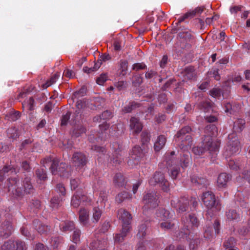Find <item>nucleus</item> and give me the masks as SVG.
<instances>
[{
	"label": "nucleus",
	"instance_id": "obj_13",
	"mask_svg": "<svg viewBox=\"0 0 250 250\" xmlns=\"http://www.w3.org/2000/svg\"><path fill=\"white\" fill-rule=\"evenodd\" d=\"M8 191L15 197H19L22 193L21 185L16 177L9 178L7 183Z\"/></svg>",
	"mask_w": 250,
	"mask_h": 250
},
{
	"label": "nucleus",
	"instance_id": "obj_64",
	"mask_svg": "<svg viewBox=\"0 0 250 250\" xmlns=\"http://www.w3.org/2000/svg\"><path fill=\"white\" fill-rule=\"evenodd\" d=\"M178 36L181 38L185 40L187 42L191 38V35L190 33L188 32H180L178 34Z\"/></svg>",
	"mask_w": 250,
	"mask_h": 250
},
{
	"label": "nucleus",
	"instance_id": "obj_21",
	"mask_svg": "<svg viewBox=\"0 0 250 250\" xmlns=\"http://www.w3.org/2000/svg\"><path fill=\"white\" fill-rule=\"evenodd\" d=\"M130 128L133 134L139 133L143 128V125L139 120L136 117H132L130 120Z\"/></svg>",
	"mask_w": 250,
	"mask_h": 250
},
{
	"label": "nucleus",
	"instance_id": "obj_58",
	"mask_svg": "<svg viewBox=\"0 0 250 250\" xmlns=\"http://www.w3.org/2000/svg\"><path fill=\"white\" fill-rule=\"evenodd\" d=\"M222 90L218 88H214L210 91V95L214 98H218L221 96Z\"/></svg>",
	"mask_w": 250,
	"mask_h": 250
},
{
	"label": "nucleus",
	"instance_id": "obj_36",
	"mask_svg": "<svg viewBox=\"0 0 250 250\" xmlns=\"http://www.w3.org/2000/svg\"><path fill=\"white\" fill-rule=\"evenodd\" d=\"M174 155L175 152L174 151H171L170 153L166 154L165 161L167 167H172L175 164V160L174 158Z\"/></svg>",
	"mask_w": 250,
	"mask_h": 250
},
{
	"label": "nucleus",
	"instance_id": "obj_59",
	"mask_svg": "<svg viewBox=\"0 0 250 250\" xmlns=\"http://www.w3.org/2000/svg\"><path fill=\"white\" fill-rule=\"evenodd\" d=\"M21 234L28 239H34V237L32 236L28 231V228L26 227L23 226L21 228Z\"/></svg>",
	"mask_w": 250,
	"mask_h": 250
},
{
	"label": "nucleus",
	"instance_id": "obj_20",
	"mask_svg": "<svg viewBox=\"0 0 250 250\" xmlns=\"http://www.w3.org/2000/svg\"><path fill=\"white\" fill-rule=\"evenodd\" d=\"M18 171L13 166L11 165H6L0 169V181L3 180L6 176L16 174Z\"/></svg>",
	"mask_w": 250,
	"mask_h": 250
},
{
	"label": "nucleus",
	"instance_id": "obj_4",
	"mask_svg": "<svg viewBox=\"0 0 250 250\" xmlns=\"http://www.w3.org/2000/svg\"><path fill=\"white\" fill-rule=\"evenodd\" d=\"M43 167H46L45 165L47 163H51L50 169L53 175L58 174L61 177L68 178L70 173L69 172L68 166L65 163H61L59 165V160L57 158L52 159L51 157H47L42 161Z\"/></svg>",
	"mask_w": 250,
	"mask_h": 250
},
{
	"label": "nucleus",
	"instance_id": "obj_30",
	"mask_svg": "<svg viewBox=\"0 0 250 250\" xmlns=\"http://www.w3.org/2000/svg\"><path fill=\"white\" fill-rule=\"evenodd\" d=\"M245 125V121L242 119H238L233 124V129L235 132H241L244 128Z\"/></svg>",
	"mask_w": 250,
	"mask_h": 250
},
{
	"label": "nucleus",
	"instance_id": "obj_62",
	"mask_svg": "<svg viewBox=\"0 0 250 250\" xmlns=\"http://www.w3.org/2000/svg\"><path fill=\"white\" fill-rule=\"evenodd\" d=\"M80 183V180L78 178L72 179L70 180V187L72 190L78 188Z\"/></svg>",
	"mask_w": 250,
	"mask_h": 250
},
{
	"label": "nucleus",
	"instance_id": "obj_6",
	"mask_svg": "<svg viewBox=\"0 0 250 250\" xmlns=\"http://www.w3.org/2000/svg\"><path fill=\"white\" fill-rule=\"evenodd\" d=\"M190 131V127L186 126L178 131L174 136L175 141L181 150H188L192 145V138L189 134Z\"/></svg>",
	"mask_w": 250,
	"mask_h": 250
},
{
	"label": "nucleus",
	"instance_id": "obj_57",
	"mask_svg": "<svg viewBox=\"0 0 250 250\" xmlns=\"http://www.w3.org/2000/svg\"><path fill=\"white\" fill-rule=\"evenodd\" d=\"M193 13L191 12V11H189L185 14L183 16L181 17L178 19V21L177 23H181V22L184 21L186 19L188 18H191L193 17Z\"/></svg>",
	"mask_w": 250,
	"mask_h": 250
},
{
	"label": "nucleus",
	"instance_id": "obj_2",
	"mask_svg": "<svg viewBox=\"0 0 250 250\" xmlns=\"http://www.w3.org/2000/svg\"><path fill=\"white\" fill-rule=\"evenodd\" d=\"M171 206L179 213L193 211L198 205V200L195 197L183 196L180 198H175L171 201Z\"/></svg>",
	"mask_w": 250,
	"mask_h": 250
},
{
	"label": "nucleus",
	"instance_id": "obj_9",
	"mask_svg": "<svg viewBox=\"0 0 250 250\" xmlns=\"http://www.w3.org/2000/svg\"><path fill=\"white\" fill-rule=\"evenodd\" d=\"M148 151V148L147 146H143V145L142 147L138 146H135L132 149L131 154V158L132 160H134V162H133L131 159H130L127 162L128 165L132 167L133 166V163L134 165H137L140 160L146 156Z\"/></svg>",
	"mask_w": 250,
	"mask_h": 250
},
{
	"label": "nucleus",
	"instance_id": "obj_35",
	"mask_svg": "<svg viewBox=\"0 0 250 250\" xmlns=\"http://www.w3.org/2000/svg\"><path fill=\"white\" fill-rule=\"evenodd\" d=\"M7 135L9 138L15 140L19 136V130L15 127H9L7 130Z\"/></svg>",
	"mask_w": 250,
	"mask_h": 250
},
{
	"label": "nucleus",
	"instance_id": "obj_22",
	"mask_svg": "<svg viewBox=\"0 0 250 250\" xmlns=\"http://www.w3.org/2000/svg\"><path fill=\"white\" fill-rule=\"evenodd\" d=\"M183 152L180 153V165L183 168L187 167L191 162V156L188 150H182Z\"/></svg>",
	"mask_w": 250,
	"mask_h": 250
},
{
	"label": "nucleus",
	"instance_id": "obj_24",
	"mask_svg": "<svg viewBox=\"0 0 250 250\" xmlns=\"http://www.w3.org/2000/svg\"><path fill=\"white\" fill-rule=\"evenodd\" d=\"M167 139L164 135L159 136L154 144V149L155 151H159L165 146Z\"/></svg>",
	"mask_w": 250,
	"mask_h": 250
},
{
	"label": "nucleus",
	"instance_id": "obj_41",
	"mask_svg": "<svg viewBox=\"0 0 250 250\" xmlns=\"http://www.w3.org/2000/svg\"><path fill=\"white\" fill-rule=\"evenodd\" d=\"M62 242V237H52L51 238L50 245L54 249H58Z\"/></svg>",
	"mask_w": 250,
	"mask_h": 250
},
{
	"label": "nucleus",
	"instance_id": "obj_14",
	"mask_svg": "<svg viewBox=\"0 0 250 250\" xmlns=\"http://www.w3.org/2000/svg\"><path fill=\"white\" fill-rule=\"evenodd\" d=\"M87 161V158L82 152H75L72 157V165L76 168V170L79 171L83 170Z\"/></svg>",
	"mask_w": 250,
	"mask_h": 250
},
{
	"label": "nucleus",
	"instance_id": "obj_37",
	"mask_svg": "<svg viewBox=\"0 0 250 250\" xmlns=\"http://www.w3.org/2000/svg\"><path fill=\"white\" fill-rule=\"evenodd\" d=\"M146 225L143 223L138 227V232L137 237L139 239H143L147 233Z\"/></svg>",
	"mask_w": 250,
	"mask_h": 250
},
{
	"label": "nucleus",
	"instance_id": "obj_34",
	"mask_svg": "<svg viewBox=\"0 0 250 250\" xmlns=\"http://www.w3.org/2000/svg\"><path fill=\"white\" fill-rule=\"evenodd\" d=\"M122 153L123 152L120 149H117L114 152L111 161L115 166L120 164L122 162L121 156Z\"/></svg>",
	"mask_w": 250,
	"mask_h": 250
},
{
	"label": "nucleus",
	"instance_id": "obj_40",
	"mask_svg": "<svg viewBox=\"0 0 250 250\" xmlns=\"http://www.w3.org/2000/svg\"><path fill=\"white\" fill-rule=\"evenodd\" d=\"M34 224H39V226L37 227V231L41 234H44L47 233L50 230V229L48 226L43 225L42 224L39 222V221L36 220L34 222Z\"/></svg>",
	"mask_w": 250,
	"mask_h": 250
},
{
	"label": "nucleus",
	"instance_id": "obj_61",
	"mask_svg": "<svg viewBox=\"0 0 250 250\" xmlns=\"http://www.w3.org/2000/svg\"><path fill=\"white\" fill-rule=\"evenodd\" d=\"M107 76L105 74H101L96 80L97 83L99 85H103L107 81Z\"/></svg>",
	"mask_w": 250,
	"mask_h": 250
},
{
	"label": "nucleus",
	"instance_id": "obj_42",
	"mask_svg": "<svg viewBox=\"0 0 250 250\" xmlns=\"http://www.w3.org/2000/svg\"><path fill=\"white\" fill-rule=\"evenodd\" d=\"M130 198V195L127 192L123 191L119 193L116 197V201L119 203H121L126 199Z\"/></svg>",
	"mask_w": 250,
	"mask_h": 250
},
{
	"label": "nucleus",
	"instance_id": "obj_33",
	"mask_svg": "<svg viewBox=\"0 0 250 250\" xmlns=\"http://www.w3.org/2000/svg\"><path fill=\"white\" fill-rule=\"evenodd\" d=\"M176 221L173 218L172 219L167 220V221H164V222H162L160 224V227L162 229L164 230H169L173 228L174 226Z\"/></svg>",
	"mask_w": 250,
	"mask_h": 250
},
{
	"label": "nucleus",
	"instance_id": "obj_44",
	"mask_svg": "<svg viewBox=\"0 0 250 250\" xmlns=\"http://www.w3.org/2000/svg\"><path fill=\"white\" fill-rule=\"evenodd\" d=\"M23 186L24 188V191L27 193L32 192L33 189L32 185L30 182V178L26 177L23 181Z\"/></svg>",
	"mask_w": 250,
	"mask_h": 250
},
{
	"label": "nucleus",
	"instance_id": "obj_53",
	"mask_svg": "<svg viewBox=\"0 0 250 250\" xmlns=\"http://www.w3.org/2000/svg\"><path fill=\"white\" fill-rule=\"evenodd\" d=\"M36 174L37 177L41 180H45L47 178L45 170L43 168L37 169Z\"/></svg>",
	"mask_w": 250,
	"mask_h": 250
},
{
	"label": "nucleus",
	"instance_id": "obj_11",
	"mask_svg": "<svg viewBox=\"0 0 250 250\" xmlns=\"http://www.w3.org/2000/svg\"><path fill=\"white\" fill-rule=\"evenodd\" d=\"M149 183L151 186L158 185L165 191H167L169 189V182L166 179L164 174L162 172H156L149 180Z\"/></svg>",
	"mask_w": 250,
	"mask_h": 250
},
{
	"label": "nucleus",
	"instance_id": "obj_55",
	"mask_svg": "<svg viewBox=\"0 0 250 250\" xmlns=\"http://www.w3.org/2000/svg\"><path fill=\"white\" fill-rule=\"evenodd\" d=\"M81 232L80 229H76L74 231L72 235V241L77 243L80 241V237L81 236Z\"/></svg>",
	"mask_w": 250,
	"mask_h": 250
},
{
	"label": "nucleus",
	"instance_id": "obj_60",
	"mask_svg": "<svg viewBox=\"0 0 250 250\" xmlns=\"http://www.w3.org/2000/svg\"><path fill=\"white\" fill-rule=\"evenodd\" d=\"M146 65L144 63H136L132 66V69L135 71L145 69L146 68Z\"/></svg>",
	"mask_w": 250,
	"mask_h": 250
},
{
	"label": "nucleus",
	"instance_id": "obj_19",
	"mask_svg": "<svg viewBox=\"0 0 250 250\" xmlns=\"http://www.w3.org/2000/svg\"><path fill=\"white\" fill-rule=\"evenodd\" d=\"M174 212L165 208H159L156 212V217L160 221H167L173 219Z\"/></svg>",
	"mask_w": 250,
	"mask_h": 250
},
{
	"label": "nucleus",
	"instance_id": "obj_12",
	"mask_svg": "<svg viewBox=\"0 0 250 250\" xmlns=\"http://www.w3.org/2000/svg\"><path fill=\"white\" fill-rule=\"evenodd\" d=\"M158 196L154 191L145 194L143 198V212L145 213L149 209L155 208L158 205Z\"/></svg>",
	"mask_w": 250,
	"mask_h": 250
},
{
	"label": "nucleus",
	"instance_id": "obj_31",
	"mask_svg": "<svg viewBox=\"0 0 250 250\" xmlns=\"http://www.w3.org/2000/svg\"><path fill=\"white\" fill-rule=\"evenodd\" d=\"M89 214L88 211L85 208H83L79 211V219L80 222L83 225H85L87 223Z\"/></svg>",
	"mask_w": 250,
	"mask_h": 250
},
{
	"label": "nucleus",
	"instance_id": "obj_39",
	"mask_svg": "<svg viewBox=\"0 0 250 250\" xmlns=\"http://www.w3.org/2000/svg\"><path fill=\"white\" fill-rule=\"evenodd\" d=\"M223 106L224 108V110L225 112L229 113L230 114L232 113V111H236V110L234 109L235 107L237 108H240V105L238 104L233 105V106L230 103H228L224 102L223 103Z\"/></svg>",
	"mask_w": 250,
	"mask_h": 250
},
{
	"label": "nucleus",
	"instance_id": "obj_49",
	"mask_svg": "<svg viewBox=\"0 0 250 250\" xmlns=\"http://www.w3.org/2000/svg\"><path fill=\"white\" fill-rule=\"evenodd\" d=\"M102 215V211L100 209L98 208H93V222H98L99 220Z\"/></svg>",
	"mask_w": 250,
	"mask_h": 250
},
{
	"label": "nucleus",
	"instance_id": "obj_28",
	"mask_svg": "<svg viewBox=\"0 0 250 250\" xmlns=\"http://www.w3.org/2000/svg\"><path fill=\"white\" fill-rule=\"evenodd\" d=\"M184 80H192L195 78L194 68L192 67H186L183 72Z\"/></svg>",
	"mask_w": 250,
	"mask_h": 250
},
{
	"label": "nucleus",
	"instance_id": "obj_48",
	"mask_svg": "<svg viewBox=\"0 0 250 250\" xmlns=\"http://www.w3.org/2000/svg\"><path fill=\"white\" fill-rule=\"evenodd\" d=\"M114 85L119 91L124 90L126 88L127 83L124 81L115 82L114 83Z\"/></svg>",
	"mask_w": 250,
	"mask_h": 250
},
{
	"label": "nucleus",
	"instance_id": "obj_46",
	"mask_svg": "<svg viewBox=\"0 0 250 250\" xmlns=\"http://www.w3.org/2000/svg\"><path fill=\"white\" fill-rule=\"evenodd\" d=\"M62 199L58 196H54L50 201V207L53 209H56L61 205Z\"/></svg>",
	"mask_w": 250,
	"mask_h": 250
},
{
	"label": "nucleus",
	"instance_id": "obj_32",
	"mask_svg": "<svg viewBox=\"0 0 250 250\" xmlns=\"http://www.w3.org/2000/svg\"><path fill=\"white\" fill-rule=\"evenodd\" d=\"M114 183L116 186L122 187L126 183L125 179L121 173H117L114 177Z\"/></svg>",
	"mask_w": 250,
	"mask_h": 250
},
{
	"label": "nucleus",
	"instance_id": "obj_29",
	"mask_svg": "<svg viewBox=\"0 0 250 250\" xmlns=\"http://www.w3.org/2000/svg\"><path fill=\"white\" fill-rule=\"evenodd\" d=\"M60 227L62 231L66 232L73 230L75 229V225L73 222L66 221L62 222Z\"/></svg>",
	"mask_w": 250,
	"mask_h": 250
},
{
	"label": "nucleus",
	"instance_id": "obj_63",
	"mask_svg": "<svg viewBox=\"0 0 250 250\" xmlns=\"http://www.w3.org/2000/svg\"><path fill=\"white\" fill-rule=\"evenodd\" d=\"M209 75L210 77H213L216 80L218 81L220 79V76L218 74V69H213L209 72Z\"/></svg>",
	"mask_w": 250,
	"mask_h": 250
},
{
	"label": "nucleus",
	"instance_id": "obj_25",
	"mask_svg": "<svg viewBox=\"0 0 250 250\" xmlns=\"http://www.w3.org/2000/svg\"><path fill=\"white\" fill-rule=\"evenodd\" d=\"M130 228L122 227L120 233H116L114 236L115 243H119L122 242L126 236L127 233L130 230Z\"/></svg>",
	"mask_w": 250,
	"mask_h": 250
},
{
	"label": "nucleus",
	"instance_id": "obj_47",
	"mask_svg": "<svg viewBox=\"0 0 250 250\" xmlns=\"http://www.w3.org/2000/svg\"><path fill=\"white\" fill-rule=\"evenodd\" d=\"M60 76V73H57L54 74L53 76L51 77L50 80L46 82L44 84L43 86L45 88H47L52 84L56 83V81L59 79Z\"/></svg>",
	"mask_w": 250,
	"mask_h": 250
},
{
	"label": "nucleus",
	"instance_id": "obj_56",
	"mask_svg": "<svg viewBox=\"0 0 250 250\" xmlns=\"http://www.w3.org/2000/svg\"><path fill=\"white\" fill-rule=\"evenodd\" d=\"M20 117V112L19 111H14L9 113L8 120L11 121H15Z\"/></svg>",
	"mask_w": 250,
	"mask_h": 250
},
{
	"label": "nucleus",
	"instance_id": "obj_8",
	"mask_svg": "<svg viewBox=\"0 0 250 250\" xmlns=\"http://www.w3.org/2000/svg\"><path fill=\"white\" fill-rule=\"evenodd\" d=\"M228 140L229 141L224 152V155L226 157H229L238 153L240 148V141L235 133L229 134Z\"/></svg>",
	"mask_w": 250,
	"mask_h": 250
},
{
	"label": "nucleus",
	"instance_id": "obj_23",
	"mask_svg": "<svg viewBox=\"0 0 250 250\" xmlns=\"http://www.w3.org/2000/svg\"><path fill=\"white\" fill-rule=\"evenodd\" d=\"M106 241L104 239L93 241L90 243L89 248L91 250H106Z\"/></svg>",
	"mask_w": 250,
	"mask_h": 250
},
{
	"label": "nucleus",
	"instance_id": "obj_26",
	"mask_svg": "<svg viewBox=\"0 0 250 250\" xmlns=\"http://www.w3.org/2000/svg\"><path fill=\"white\" fill-rule=\"evenodd\" d=\"M226 216L229 221H239L242 217V214L235 209H230L226 212Z\"/></svg>",
	"mask_w": 250,
	"mask_h": 250
},
{
	"label": "nucleus",
	"instance_id": "obj_17",
	"mask_svg": "<svg viewBox=\"0 0 250 250\" xmlns=\"http://www.w3.org/2000/svg\"><path fill=\"white\" fill-rule=\"evenodd\" d=\"M87 199V197L81 191H77L71 198V205L74 208H78L81 202H86Z\"/></svg>",
	"mask_w": 250,
	"mask_h": 250
},
{
	"label": "nucleus",
	"instance_id": "obj_50",
	"mask_svg": "<svg viewBox=\"0 0 250 250\" xmlns=\"http://www.w3.org/2000/svg\"><path fill=\"white\" fill-rule=\"evenodd\" d=\"M35 101L32 97L29 98V99L26 102L22 104V107H27L28 109L32 111L34 108Z\"/></svg>",
	"mask_w": 250,
	"mask_h": 250
},
{
	"label": "nucleus",
	"instance_id": "obj_54",
	"mask_svg": "<svg viewBox=\"0 0 250 250\" xmlns=\"http://www.w3.org/2000/svg\"><path fill=\"white\" fill-rule=\"evenodd\" d=\"M86 129L83 126H78L73 131V135L76 137L79 136L81 134L85 132Z\"/></svg>",
	"mask_w": 250,
	"mask_h": 250
},
{
	"label": "nucleus",
	"instance_id": "obj_18",
	"mask_svg": "<svg viewBox=\"0 0 250 250\" xmlns=\"http://www.w3.org/2000/svg\"><path fill=\"white\" fill-rule=\"evenodd\" d=\"M197 107L205 113L210 112L212 110L213 103L207 99H202L196 104Z\"/></svg>",
	"mask_w": 250,
	"mask_h": 250
},
{
	"label": "nucleus",
	"instance_id": "obj_3",
	"mask_svg": "<svg viewBox=\"0 0 250 250\" xmlns=\"http://www.w3.org/2000/svg\"><path fill=\"white\" fill-rule=\"evenodd\" d=\"M219 147V143L217 141L213 142L210 135L206 136L203 142L201 147H194L192 151L196 155H201L206 151L211 155V160L214 163L217 156V152Z\"/></svg>",
	"mask_w": 250,
	"mask_h": 250
},
{
	"label": "nucleus",
	"instance_id": "obj_51",
	"mask_svg": "<svg viewBox=\"0 0 250 250\" xmlns=\"http://www.w3.org/2000/svg\"><path fill=\"white\" fill-rule=\"evenodd\" d=\"M15 250H27V246L24 242L21 240L15 241Z\"/></svg>",
	"mask_w": 250,
	"mask_h": 250
},
{
	"label": "nucleus",
	"instance_id": "obj_38",
	"mask_svg": "<svg viewBox=\"0 0 250 250\" xmlns=\"http://www.w3.org/2000/svg\"><path fill=\"white\" fill-rule=\"evenodd\" d=\"M15 243L13 239H9L1 245V250H15Z\"/></svg>",
	"mask_w": 250,
	"mask_h": 250
},
{
	"label": "nucleus",
	"instance_id": "obj_10",
	"mask_svg": "<svg viewBox=\"0 0 250 250\" xmlns=\"http://www.w3.org/2000/svg\"><path fill=\"white\" fill-rule=\"evenodd\" d=\"M86 92V89L84 87L81 88L79 91H76L72 96V99L73 101H77L76 107L77 110L76 113L78 114H81L82 110L86 107L89 103L88 99L83 98L79 99L80 97L83 96Z\"/></svg>",
	"mask_w": 250,
	"mask_h": 250
},
{
	"label": "nucleus",
	"instance_id": "obj_43",
	"mask_svg": "<svg viewBox=\"0 0 250 250\" xmlns=\"http://www.w3.org/2000/svg\"><path fill=\"white\" fill-rule=\"evenodd\" d=\"M236 242L233 237L226 238L223 244V246L226 249L234 248Z\"/></svg>",
	"mask_w": 250,
	"mask_h": 250
},
{
	"label": "nucleus",
	"instance_id": "obj_1",
	"mask_svg": "<svg viewBox=\"0 0 250 250\" xmlns=\"http://www.w3.org/2000/svg\"><path fill=\"white\" fill-rule=\"evenodd\" d=\"M201 199L208 209L207 215L208 220L209 216L211 217L214 213L220 209V205L216 201L215 195L211 191H208L203 193ZM208 221V220H207L204 236L206 239L210 240L213 238L214 235L212 232V227Z\"/></svg>",
	"mask_w": 250,
	"mask_h": 250
},
{
	"label": "nucleus",
	"instance_id": "obj_45",
	"mask_svg": "<svg viewBox=\"0 0 250 250\" xmlns=\"http://www.w3.org/2000/svg\"><path fill=\"white\" fill-rule=\"evenodd\" d=\"M150 140V135L146 131H144L141 134V142L143 146H147Z\"/></svg>",
	"mask_w": 250,
	"mask_h": 250
},
{
	"label": "nucleus",
	"instance_id": "obj_5",
	"mask_svg": "<svg viewBox=\"0 0 250 250\" xmlns=\"http://www.w3.org/2000/svg\"><path fill=\"white\" fill-rule=\"evenodd\" d=\"M230 169L239 171L240 177L247 180L250 184V162L249 165H246V159L234 161L229 160L228 162Z\"/></svg>",
	"mask_w": 250,
	"mask_h": 250
},
{
	"label": "nucleus",
	"instance_id": "obj_27",
	"mask_svg": "<svg viewBox=\"0 0 250 250\" xmlns=\"http://www.w3.org/2000/svg\"><path fill=\"white\" fill-rule=\"evenodd\" d=\"M229 179V176L226 173L220 174L217 178V185L219 188H224Z\"/></svg>",
	"mask_w": 250,
	"mask_h": 250
},
{
	"label": "nucleus",
	"instance_id": "obj_15",
	"mask_svg": "<svg viewBox=\"0 0 250 250\" xmlns=\"http://www.w3.org/2000/svg\"><path fill=\"white\" fill-rule=\"evenodd\" d=\"M117 217L122 222V227L130 228V225L132 220L131 214L127 210L123 208L118 210Z\"/></svg>",
	"mask_w": 250,
	"mask_h": 250
},
{
	"label": "nucleus",
	"instance_id": "obj_16",
	"mask_svg": "<svg viewBox=\"0 0 250 250\" xmlns=\"http://www.w3.org/2000/svg\"><path fill=\"white\" fill-rule=\"evenodd\" d=\"M13 227L9 221H5L0 225V237L3 238L8 237L12 233Z\"/></svg>",
	"mask_w": 250,
	"mask_h": 250
},
{
	"label": "nucleus",
	"instance_id": "obj_52",
	"mask_svg": "<svg viewBox=\"0 0 250 250\" xmlns=\"http://www.w3.org/2000/svg\"><path fill=\"white\" fill-rule=\"evenodd\" d=\"M179 173V167H173L169 170V174L173 179H176Z\"/></svg>",
	"mask_w": 250,
	"mask_h": 250
},
{
	"label": "nucleus",
	"instance_id": "obj_7",
	"mask_svg": "<svg viewBox=\"0 0 250 250\" xmlns=\"http://www.w3.org/2000/svg\"><path fill=\"white\" fill-rule=\"evenodd\" d=\"M181 220L184 225L183 231H181V233H184L183 235H181L182 237L184 235L187 237V235H189L191 233V230L193 228H197L200 225V221L193 214H185L182 216Z\"/></svg>",
	"mask_w": 250,
	"mask_h": 250
}]
</instances>
